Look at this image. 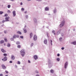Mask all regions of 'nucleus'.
I'll return each instance as SVG.
<instances>
[{"mask_svg":"<svg viewBox=\"0 0 76 76\" xmlns=\"http://www.w3.org/2000/svg\"><path fill=\"white\" fill-rule=\"evenodd\" d=\"M19 34H20V35H21V34H22V33H21L20 31H19Z\"/></svg>","mask_w":76,"mask_h":76,"instance_id":"55","label":"nucleus"},{"mask_svg":"<svg viewBox=\"0 0 76 76\" xmlns=\"http://www.w3.org/2000/svg\"><path fill=\"white\" fill-rule=\"evenodd\" d=\"M36 76H39V75L38 74H37L36 75Z\"/></svg>","mask_w":76,"mask_h":76,"instance_id":"58","label":"nucleus"},{"mask_svg":"<svg viewBox=\"0 0 76 76\" xmlns=\"http://www.w3.org/2000/svg\"><path fill=\"white\" fill-rule=\"evenodd\" d=\"M16 37H17V38H19V36L18 35H17Z\"/></svg>","mask_w":76,"mask_h":76,"instance_id":"51","label":"nucleus"},{"mask_svg":"<svg viewBox=\"0 0 76 76\" xmlns=\"http://www.w3.org/2000/svg\"><path fill=\"white\" fill-rule=\"evenodd\" d=\"M0 76H3V74H0Z\"/></svg>","mask_w":76,"mask_h":76,"instance_id":"56","label":"nucleus"},{"mask_svg":"<svg viewBox=\"0 0 76 76\" xmlns=\"http://www.w3.org/2000/svg\"><path fill=\"white\" fill-rule=\"evenodd\" d=\"M11 41H13L14 40V39L13 38H11L10 39Z\"/></svg>","mask_w":76,"mask_h":76,"instance_id":"37","label":"nucleus"},{"mask_svg":"<svg viewBox=\"0 0 76 76\" xmlns=\"http://www.w3.org/2000/svg\"><path fill=\"white\" fill-rule=\"evenodd\" d=\"M61 36H62V37H63V34H61Z\"/></svg>","mask_w":76,"mask_h":76,"instance_id":"60","label":"nucleus"},{"mask_svg":"<svg viewBox=\"0 0 76 76\" xmlns=\"http://www.w3.org/2000/svg\"><path fill=\"white\" fill-rule=\"evenodd\" d=\"M3 69H6V67L5 66H4V67H2Z\"/></svg>","mask_w":76,"mask_h":76,"instance_id":"35","label":"nucleus"},{"mask_svg":"<svg viewBox=\"0 0 76 76\" xmlns=\"http://www.w3.org/2000/svg\"><path fill=\"white\" fill-rule=\"evenodd\" d=\"M15 67H16V68H17L18 67V66H17L16 65H15Z\"/></svg>","mask_w":76,"mask_h":76,"instance_id":"46","label":"nucleus"},{"mask_svg":"<svg viewBox=\"0 0 76 76\" xmlns=\"http://www.w3.org/2000/svg\"><path fill=\"white\" fill-rule=\"evenodd\" d=\"M16 44L18 45L19 44V42H16Z\"/></svg>","mask_w":76,"mask_h":76,"instance_id":"36","label":"nucleus"},{"mask_svg":"<svg viewBox=\"0 0 76 76\" xmlns=\"http://www.w3.org/2000/svg\"><path fill=\"white\" fill-rule=\"evenodd\" d=\"M0 42L1 44H3V43H4V40H1L0 41Z\"/></svg>","mask_w":76,"mask_h":76,"instance_id":"15","label":"nucleus"},{"mask_svg":"<svg viewBox=\"0 0 76 76\" xmlns=\"http://www.w3.org/2000/svg\"><path fill=\"white\" fill-rule=\"evenodd\" d=\"M65 24V21L64 20L59 25L60 28H62V26H63Z\"/></svg>","mask_w":76,"mask_h":76,"instance_id":"2","label":"nucleus"},{"mask_svg":"<svg viewBox=\"0 0 76 76\" xmlns=\"http://www.w3.org/2000/svg\"><path fill=\"white\" fill-rule=\"evenodd\" d=\"M57 56H58V57H59V56H60V54L59 53H58V54H57Z\"/></svg>","mask_w":76,"mask_h":76,"instance_id":"52","label":"nucleus"},{"mask_svg":"<svg viewBox=\"0 0 76 76\" xmlns=\"http://www.w3.org/2000/svg\"><path fill=\"white\" fill-rule=\"evenodd\" d=\"M25 18H27V19H28V15H25Z\"/></svg>","mask_w":76,"mask_h":76,"instance_id":"27","label":"nucleus"},{"mask_svg":"<svg viewBox=\"0 0 76 76\" xmlns=\"http://www.w3.org/2000/svg\"><path fill=\"white\" fill-rule=\"evenodd\" d=\"M50 72L51 73H54V71L53 70V69H51L50 70Z\"/></svg>","mask_w":76,"mask_h":76,"instance_id":"19","label":"nucleus"},{"mask_svg":"<svg viewBox=\"0 0 76 76\" xmlns=\"http://www.w3.org/2000/svg\"><path fill=\"white\" fill-rule=\"evenodd\" d=\"M52 33L54 34V33H56V31L54 30H53L52 31Z\"/></svg>","mask_w":76,"mask_h":76,"instance_id":"43","label":"nucleus"},{"mask_svg":"<svg viewBox=\"0 0 76 76\" xmlns=\"http://www.w3.org/2000/svg\"><path fill=\"white\" fill-rule=\"evenodd\" d=\"M21 10L22 11H23L24 10H25V9H24V8H22L21 9Z\"/></svg>","mask_w":76,"mask_h":76,"instance_id":"39","label":"nucleus"},{"mask_svg":"<svg viewBox=\"0 0 76 76\" xmlns=\"http://www.w3.org/2000/svg\"><path fill=\"white\" fill-rule=\"evenodd\" d=\"M11 59L12 60H15V57L13 56H11Z\"/></svg>","mask_w":76,"mask_h":76,"instance_id":"14","label":"nucleus"},{"mask_svg":"<svg viewBox=\"0 0 76 76\" xmlns=\"http://www.w3.org/2000/svg\"><path fill=\"white\" fill-rule=\"evenodd\" d=\"M52 42H53V41H52V40H51L50 42V43L51 45H53V44L52 43Z\"/></svg>","mask_w":76,"mask_h":76,"instance_id":"24","label":"nucleus"},{"mask_svg":"<svg viewBox=\"0 0 76 76\" xmlns=\"http://www.w3.org/2000/svg\"><path fill=\"white\" fill-rule=\"evenodd\" d=\"M68 66V62L66 61L64 64V68L67 69V66Z\"/></svg>","mask_w":76,"mask_h":76,"instance_id":"3","label":"nucleus"},{"mask_svg":"<svg viewBox=\"0 0 76 76\" xmlns=\"http://www.w3.org/2000/svg\"><path fill=\"white\" fill-rule=\"evenodd\" d=\"M17 47L18 48H19V45H18V46H17Z\"/></svg>","mask_w":76,"mask_h":76,"instance_id":"57","label":"nucleus"},{"mask_svg":"<svg viewBox=\"0 0 76 76\" xmlns=\"http://www.w3.org/2000/svg\"><path fill=\"white\" fill-rule=\"evenodd\" d=\"M8 16V15H7V14H5V16Z\"/></svg>","mask_w":76,"mask_h":76,"instance_id":"47","label":"nucleus"},{"mask_svg":"<svg viewBox=\"0 0 76 76\" xmlns=\"http://www.w3.org/2000/svg\"><path fill=\"white\" fill-rule=\"evenodd\" d=\"M18 34H19V31H18L17 32Z\"/></svg>","mask_w":76,"mask_h":76,"instance_id":"64","label":"nucleus"},{"mask_svg":"<svg viewBox=\"0 0 76 76\" xmlns=\"http://www.w3.org/2000/svg\"><path fill=\"white\" fill-rule=\"evenodd\" d=\"M44 43L45 44H47V40L45 39L44 41Z\"/></svg>","mask_w":76,"mask_h":76,"instance_id":"11","label":"nucleus"},{"mask_svg":"<svg viewBox=\"0 0 76 76\" xmlns=\"http://www.w3.org/2000/svg\"><path fill=\"white\" fill-rule=\"evenodd\" d=\"M7 46L8 47H10V44L8 43Z\"/></svg>","mask_w":76,"mask_h":76,"instance_id":"29","label":"nucleus"},{"mask_svg":"<svg viewBox=\"0 0 76 76\" xmlns=\"http://www.w3.org/2000/svg\"><path fill=\"white\" fill-rule=\"evenodd\" d=\"M24 13H27V11H26L24 12Z\"/></svg>","mask_w":76,"mask_h":76,"instance_id":"59","label":"nucleus"},{"mask_svg":"<svg viewBox=\"0 0 76 76\" xmlns=\"http://www.w3.org/2000/svg\"><path fill=\"white\" fill-rule=\"evenodd\" d=\"M4 66H4V65L3 64L2 65V68L4 67Z\"/></svg>","mask_w":76,"mask_h":76,"instance_id":"49","label":"nucleus"},{"mask_svg":"<svg viewBox=\"0 0 76 76\" xmlns=\"http://www.w3.org/2000/svg\"><path fill=\"white\" fill-rule=\"evenodd\" d=\"M3 13V12L2 11H0V15H2Z\"/></svg>","mask_w":76,"mask_h":76,"instance_id":"33","label":"nucleus"},{"mask_svg":"<svg viewBox=\"0 0 76 76\" xmlns=\"http://www.w3.org/2000/svg\"><path fill=\"white\" fill-rule=\"evenodd\" d=\"M12 13L13 15H16V11H14L12 12Z\"/></svg>","mask_w":76,"mask_h":76,"instance_id":"21","label":"nucleus"},{"mask_svg":"<svg viewBox=\"0 0 76 76\" xmlns=\"http://www.w3.org/2000/svg\"><path fill=\"white\" fill-rule=\"evenodd\" d=\"M33 35V34H32V33H31L30 34V38H31L32 37V35Z\"/></svg>","mask_w":76,"mask_h":76,"instance_id":"18","label":"nucleus"},{"mask_svg":"<svg viewBox=\"0 0 76 76\" xmlns=\"http://www.w3.org/2000/svg\"><path fill=\"white\" fill-rule=\"evenodd\" d=\"M60 58H56V60H57V61H60Z\"/></svg>","mask_w":76,"mask_h":76,"instance_id":"30","label":"nucleus"},{"mask_svg":"<svg viewBox=\"0 0 76 76\" xmlns=\"http://www.w3.org/2000/svg\"><path fill=\"white\" fill-rule=\"evenodd\" d=\"M16 35L15 34L13 37V38L14 39H15V38H16Z\"/></svg>","mask_w":76,"mask_h":76,"instance_id":"23","label":"nucleus"},{"mask_svg":"<svg viewBox=\"0 0 76 76\" xmlns=\"http://www.w3.org/2000/svg\"><path fill=\"white\" fill-rule=\"evenodd\" d=\"M7 57L6 56H5L4 58L3 59H2V61H6L7 60Z\"/></svg>","mask_w":76,"mask_h":76,"instance_id":"6","label":"nucleus"},{"mask_svg":"<svg viewBox=\"0 0 76 76\" xmlns=\"http://www.w3.org/2000/svg\"><path fill=\"white\" fill-rule=\"evenodd\" d=\"M61 31V29H60L59 31L58 32H57V35H58L59 34H60V33Z\"/></svg>","mask_w":76,"mask_h":76,"instance_id":"8","label":"nucleus"},{"mask_svg":"<svg viewBox=\"0 0 76 76\" xmlns=\"http://www.w3.org/2000/svg\"><path fill=\"white\" fill-rule=\"evenodd\" d=\"M11 6H10V5H8L7 6V7H8V8L9 9V8H10Z\"/></svg>","mask_w":76,"mask_h":76,"instance_id":"28","label":"nucleus"},{"mask_svg":"<svg viewBox=\"0 0 76 76\" xmlns=\"http://www.w3.org/2000/svg\"><path fill=\"white\" fill-rule=\"evenodd\" d=\"M5 72L6 73H9V72H8L7 71H5Z\"/></svg>","mask_w":76,"mask_h":76,"instance_id":"50","label":"nucleus"},{"mask_svg":"<svg viewBox=\"0 0 76 76\" xmlns=\"http://www.w3.org/2000/svg\"><path fill=\"white\" fill-rule=\"evenodd\" d=\"M56 12H57V11L56 9H55L54 10V13H56Z\"/></svg>","mask_w":76,"mask_h":76,"instance_id":"31","label":"nucleus"},{"mask_svg":"<svg viewBox=\"0 0 76 76\" xmlns=\"http://www.w3.org/2000/svg\"><path fill=\"white\" fill-rule=\"evenodd\" d=\"M10 63H12V61H10Z\"/></svg>","mask_w":76,"mask_h":76,"instance_id":"53","label":"nucleus"},{"mask_svg":"<svg viewBox=\"0 0 76 76\" xmlns=\"http://www.w3.org/2000/svg\"><path fill=\"white\" fill-rule=\"evenodd\" d=\"M48 64H51V60L50 59H48Z\"/></svg>","mask_w":76,"mask_h":76,"instance_id":"9","label":"nucleus"},{"mask_svg":"<svg viewBox=\"0 0 76 76\" xmlns=\"http://www.w3.org/2000/svg\"><path fill=\"white\" fill-rule=\"evenodd\" d=\"M28 63H31V61H30V60H28Z\"/></svg>","mask_w":76,"mask_h":76,"instance_id":"48","label":"nucleus"},{"mask_svg":"<svg viewBox=\"0 0 76 76\" xmlns=\"http://www.w3.org/2000/svg\"><path fill=\"white\" fill-rule=\"evenodd\" d=\"M15 16H16V15H13V17H15Z\"/></svg>","mask_w":76,"mask_h":76,"instance_id":"62","label":"nucleus"},{"mask_svg":"<svg viewBox=\"0 0 76 76\" xmlns=\"http://www.w3.org/2000/svg\"><path fill=\"white\" fill-rule=\"evenodd\" d=\"M59 40L60 41H62V38L61 37H60L59 38Z\"/></svg>","mask_w":76,"mask_h":76,"instance_id":"32","label":"nucleus"},{"mask_svg":"<svg viewBox=\"0 0 76 76\" xmlns=\"http://www.w3.org/2000/svg\"><path fill=\"white\" fill-rule=\"evenodd\" d=\"M6 22V20H3L2 21V23H3L4 22Z\"/></svg>","mask_w":76,"mask_h":76,"instance_id":"38","label":"nucleus"},{"mask_svg":"<svg viewBox=\"0 0 76 76\" xmlns=\"http://www.w3.org/2000/svg\"><path fill=\"white\" fill-rule=\"evenodd\" d=\"M7 12L8 13H10L11 12L10 10H8Z\"/></svg>","mask_w":76,"mask_h":76,"instance_id":"34","label":"nucleus"},{"mask_svg":"<svg viewBox=\"0 0 76 76\" xmlns=\"http://www.w3.org/2000/svg\"><path fill=\"white\" fill-rule=\"evenodd\" d=\"M18 64H19V61H18Z\"/></svg>","mask_w":76,"mask_h":76,"instance_id":"61","label":"nucleus"},{"mask_svg":"<svg viewBox=\"0 0 76 76\" xmlns=\"http://www.w3.org/2000/svg\"><path fill=\"white\" fill-rule=\"evenodd\" d=\"M23 31H24V33H26V32H27L26 29L25 28H23Z\"/></svg>","mask_w":76,"mask_h":76,"instance_id":"16","label":"nucleus"},{"mask_svg":"<svg viewBox=\"0 0 76 76\" xmlns=\"http://www.w3.org/2000/svg\"><path fill=\"white\" fill-rule=\"evenodd\" d=\"M20 38H21V39H23V36H20Z\"/></svg>","mask_w":76,"mask_h":76,"instance_id":"41","label":"nucleus"},{"mask_svg":"<svg viewBox=\"0 0 76 76\" xmlns=\"http://www.w3.org/2000/svg\"><path fill=\"white\" fill-rule=\"evenodd\" d=\"M36 1H39V2H41V1H42V0H36Z\"/></svg>","mask_w":76,"mask_h":76,"instance_id":"42","label":"nucleus"},{"mask_svg":"<svg viewBox=\"0 0 76 76\" xmlns=\"http://www.w3.org/2000/svg\"><path fill=\"white\" fill-rule=\"evenodd\" d=\"M21 55L22 57H24L25 54V50L24 49H22L20 51Z\"/></svg>","mask_w":76,"mask_h":76,"instance_id":"1","label":"nucleus"},{"mask_svg":"<svg viewBox=\"0 0 76 76\" xmlns=\"http://www.w3.org/2000/svg\"><path fill=\"white\" fill-rule=\"evenodd\" d=\"M48 67L49 68H51L52 66H53V64H48Z\"/></svg>","mask_w":76,"mask_h":76,"instance_id":"7","label":"nucleus"},{"mask_svg":"<svg viewBox=\"0 0 76 76\" xmlns=\"http://www.w3.org/2000/svg\"><path fill=\"white\" fill-rule=\"evenodd\" d=\"M35 73L37 74H38V73H39V72H38V71L37 70H36L35 71Z\"/></svg>","mask_w":76,"mask_h":76,"instance_id":"22","label":"nucleus"},{"mask_svg":"<svg viewBox=\"0 0 76 76\" xmlns=\"http://www.w3.org/2000/svg\"><path fill=\"white\" fill-rule=\"evenodd\" d=\"M33 39L34 41H37V37L36 35H34V36Z\"/></svg>","mask_w":76,"mask_h":76,"instance_id":"5","label":"nucleus"},{"mask_svg":"<svg viewBox=\"0 0 76 76\" xmlns=\"http://www.w3.org/2000/svg\"><path fill=\"white\" fill-rule=\"evenodd\" d=\"M33 57L34 58L35 60L38 59V56H37V55H35Z\"/></svg>","mask_w":76,"mask_h":76,"instance_id":"10","label":"nucleus"},{"mask_svg":"<svg viewBox=\"0 0 76 76\" xmlns=\"http://www.w3.org/2000/svg\"><path fill=\"white\" fill-rule=\"evenodd\" d=\"M23 4V3L22 2H21L20 4V5H22Z\"/></svg>","mask_w":76,"mask_h":76,"instance_id":"54","label":"nucleus"},{"mask_svg":"<svg viewBox=\"0 0 76 76\" xmlns=\"http://www.w3.org/2000/svg\"><path fill=\"white\" fill-rule=\"evenodd\" d=\"M47 36L48 37V33H47Z\"/></svg>","mask_w":76,"mask_h":76,"instance_id":"63","label":"nucleus"},{"mask_svg":"<svg viewBox=\"0 0 76 76\" xmlns=\"http://www.w3.org/2000/svg\"><path fill=\"white\" fill-rule=\"evenodd\" d=\"M64 47H62V48H61V49L62 50H64Z\"/></svg>","mask_w":76,"mask_h":76,"instance_id":"45","label":"nucleus"},{"mask_svg":"<svg viewBox=\"0 0 76 76\" xmlns=\"http://www.w3.org/2000/svg\"><path fill=\"white\" fill-rule=\"evenodd\" d=\"M9 18H10L9 17H7L5 18V19L6 22H9V21H10L9 20Z\"/></svg>","mask_w":76,"mask_h":76,"instance_id":"4","label":"nucleus"},{"mask_svg":"<svg viewBox=\"0 0 76 76\" xmlns=\"http://www.w3.org/2000/svg\"><path fill=\"white\" fill-rule=\"evenodd\" d=\"M7 54L6 53H4V56H7Z\"/></svg>","mask_w":76,"mask_h":76,"instance_id":"40","label":"nucleus"},{"mask_svg":"<svg viewBox=\"0 0 76 76\" xmlns=\"http://www.w3.org/2000/svg\"><path fill=\"white\" fill-rule=\"evenodd\" d=\"M45 10L46 11L49 10V8L46 7L45 8Z\"/></svg>","mask_w":76,"mask_h":76,"instance_id":"20","label":"nucleus"},{"mask_svg":"<svg viewBox=\"0 0 76 76\" xmlns=\"http://www.w3.org/2000/svg\"><path fill=\"white\" fill-rule=\"evenodd\" d=\"M34 22H35V23H37V18H34Z\"/></svg>","mask_w":76,"mask_h":76,"instance_id":"12","label":"nucleus"},{"mask_svg":"<svg viewBox=\"0 0 76 76\" xmlns=\"http://www.w3.org/2000/svg\"><path fill=\"white\" fill-rule=\"evenodd\" d=\"M7 32V31L5 30L4 31V34H6Z\"/></svg>","mask_w":76,"mask_h":76,"instance_id":"44","label":"nucleus"},{"mask_svg":"<svg viewBox=\"0 0 76 76\" xmlns=\"http://www.w3.org/2000/svg\"><path fill=\"white\" fill-rule=\"evenodd\" d=\"M4 40L5 42H7V38H4Z\"/></svg>","mask_w":76,"mask_h":76,"instance_id":"26","label":"nucleus"},{"mask_svg":"<svg viewBox=\"0 0 76 76\" xmlns=\"http://www.w3.org/2000/svg\"><path fill=\"white\" fill-rule=\"evenodd\" d=\"M72 44H73L74 45H76V41L74 42H72L71 43Z\"/></svg>","mask_w":76,"mask_h":76,"instance_id":"17","label":"nucleus"},{"mask_svg":"<svg viewBox=\"0 0 76 76\" xmlns=\"http://www.w3.org/2000/svg\"><path fill=\"white\" fill-rule=\"evenodd\" d=\"M1 51L2 53H6V50H4L3 49H1Z\"/></svg>","mask_w":76,"mask_h":76,"instance_id":"13","label":"nucleus"},{"mask_svg":"<svg viewBox=\"0 0 76 76\" xmlns=\"http://www.w3.org/2000/svg\"><path fill=\"white\" fill-rule=\"evenodd\" d=\"M33 45H34V43H32L30 45V47H32Z\"/></svg>","mask_w":76,"mask_h":76,"instance_id":"25","label":"nucleus"}]
</instances>
